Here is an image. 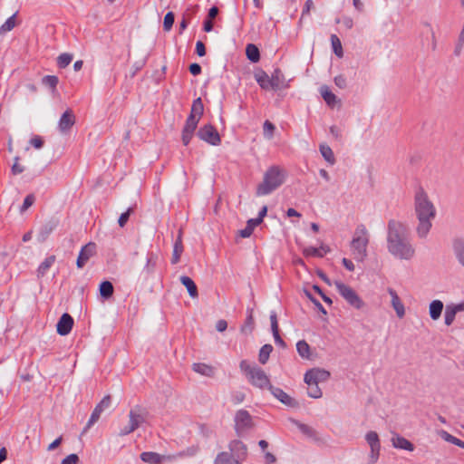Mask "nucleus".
<instances>
[{"mask_svg": "<svg viewBox=\"0 0 464 464\" xmlns=\"http://www.w3.org/2000/svg\"><path fill=\"white\" fill-rule=\"evenodd\" d=\"M214 464H241V459H237L229 452H221L218 454Z\"/></svg>", "mask_w": 464, "mask_h": 464, "instance_id": "393cba45", "label": "nucleus"}, {"mask_svg": "<svg viewBox=\"0 0 464 464\" xmlns=\"http://www.w3.org/2000/svg\"><path fill=\"white\" fill-rule=\"evenodd\" d=\"M147 411L142 407L136 405L129 412V424L121 429L119 435L126 436L136 430L145 422Z\"/></svg>", "mask_w": 464, "mask_h": 464, "instance_id": "0eeeda50", "label": "nucleus"}, {"mask_svg": "<svg viewBox=\"0 0 464 464\" xmlns=\"http://www.w3.org/2000/svg\"><path fill=\"white\" fill-rule=\"evenodd\" d=\"M35 198L33 194L27 195L24 200V203L20 208L21 213L26 211L34 202Z\"/></svg>", "mask_w": 464, "mask_h": 464, "instance_id": "5fc2aeb1", "label": "nucleus"}, {"mask_svg": "<svg viewBox=\"0 0 464 464\" xmlns=\"http://www.w3.org/2000/svg\"><path fill=\"white\" fill-rule=\"evenodd\" d=\"M296 350H297L298 354L303 359L308 360L311 358L310 345L304 340H301V341L297 342Z\"/></svg>", "mask_w": 464, "mask_h": 464, "instance_id": "473e14b6", "label": "nucleus"}, {"mask_svg": "<svg viewBox=\"0 0 464 464\" xmlns=\"http://www.w3.org/2000/svg\"><path fill=\"white\" fill-rule=\"evenodd\" d=\"M320 93L328 105L333 106L335 104L336 96L330 91L327 86H322L320 88Z\"/></svg>", "mask_w": 464, "mask_h": 464, "instance_id": "c9c22d12", "label": "nucleus"}, {"mask_svg": "<svg viewBox=\"0 0 464 464\" xmlns=\"http://www.w3.org/2000/svg\"><path fill=\"white\" fill-rule=\"evenodd\" d=\"M229 450L237 459H241V462L246 456V446L239 440H234L229 443Z\"/></svg>", "mask_w": 464, "mask_h": 464, "instance_id": "aec40b11", "label": "nucleus"}, {"mask_svg": "<svg viewBox=\"0 0 464 464\" xmlns=\"http://www.w3.org/2000/svg\"><path fill=\"white\" fill-rule=\"evenodd\" d=\"M327 249L324 246L317 248L314 246H308L304 249V255L306 256H324L326 254Z\"/></svg>", "mask_w": 464, "mask_h": 464, "instance_id": "ea45409f", "label": "nucleus"}, {"mask_svg": "<svg viewBox=\"0 0 464 464\" xmlns=\"http://www.w3.org/2000/svg\"><path fill=\"white\" fill-rule=\"evenodd\" d=\"M96 253V245L94 243H88L82 247L76 265L78 268H82L89 259L93 256Z\"/></svg>", "mask_w": 464, "mask_h": 464, "instance_id": "4468645a", "label": "nucleus"}, {"mask_svg": "<svg viewBox=\"0 0 464 464\" xmlns=\"http://www.w3.org/2000/svg\"><path fill=\"white\" fill-rule=\"evenodd\" d=\"M15 26V14L10 16L0 27V33H7Z\"/></svg>", "mask_w": 464, "mask_h": 464, "instance_id": "09e8293b", "label": "nucleus"}, {"mask_svg": "<svg viewBox=\"0 0 464 464\" xmlns=\"http://www.w3.org/2000/svg\"><path fill=\"white\" fill-rule=\"evenodd\" d=\"M72 61V55L70 53H62L58 56L57 63L61 68H65L68 66Z\"/></svg>", "mask_w": 464, "mask_h": 464, "instance_id": "de8ad7c7", "label": "nucleus"}, {"mask_svg": "<svg viewBox=\"0 0 464 464\" xmlns=\"http://www.w3.org/2000/svg\"><path fill=\"white\" fill-rule=\"evenodd\" d=\"M457 313L458 311L453 304L446 306L444 312V324L447 326H450L454 323Z\"/></svg>", "mask_w": 464, "mask_h": 464, "instance_id": "7c9ffc66", "label": "nucleus"}, {"mask_svg": "<svg viewBox=\"0 0 464 464\" xmlns=\"http://www.w3.org/2000/svg\"><path fill=\"white\" fill-rule=\"evenodd\" d=\"M273 351V346L271 344H265L261 347L258 354V360L260 363L265 364L269 359L270 353Z\"/></svg>", "mask_w": 464, "mask_h": 464, "instance_id": "58836bf2", "label": "nucleus"}, {"mask_svg": "<svg viewBox=\"0 0 464 464\" xmlns=\"http://www.w3.org/2000/svg\"><path fill=\"white\" fill-rule=\"evenodd\" d=\"M334 285L335 286L340 295L353 308L361 310L365 306L364 301L361 298L357 292L354 289H353L350 285L341 281H334Z\"/></svg>", "mask_w": 464, "mask_h": 464, "instance_id": "423d86ee", "label": "nucleus"}, {"mask_svg": "<svg viewBox=\"0 0 464 464\" xmlns=\"http://www.w3.org/2000/svg\"><path fill=\"white\" fill-rule=\"evenodd\" d=\"M320 152H321L323 158L329 164L334 165L335 163V158H334V152L328 145H326V144L320 145Z\"/></svg>", "mask_w": 464, "mask_h": 464, "instance_id": "f704fd0d", "label": "nucleus"}, {"mask_svg": "<svg viewBox=\"0 0 464 464\" xmlns=\"http://www.w3.org/2000/svg\"><path fill=\"white\" fill-rule=\"evenodd\" d=\"M246 54L247 59H249L253 63H257L260 59L259 50L253 44H249L246 45Z\"/></svg>", "mask_w": 464, "mask_h": 464, "instance_id": "72a5a7b5", "label": "nucleus"}, {"mask_svg": "<svg viewBox=\"0 0 464 464\" xmlns=\"http://www.w3.org/2000/svg\"><path fill=\"white\" fill-rule=\"evenodd\" d=\"M194 135L193 131L182 130V142L187 146Z\"/></svg>", "mask_w": 464, "mask_h": 464, "instance_id": "052dcab7", "label": "nucleus"}, {"mask_svg": "<svg viewBox=\"0 0 464 464\" xmlns=\"http://www.w3.org/2000/svg\"><path fill=\"white\" fill-rule=\"evenodd\" d=\"M192 370L195 372L207 377H212L215 373V369L211 365L201 362L193 363Z\"/></svg>", "mask_w": 464, "mask_h": 464, "instance_id": "a878e982", "label": "nucleus"}, {"mask_svg": "<svg viewBox=\"0 0 464 464\" xmlns=\"http://www.w3.org/2000/svg\"><path fill=\"white\" fill-rule=\"evenodd\" d=\"M183 252V246L181 241V237L179 236L177 241L174 244L173 254L171 258L172 264H177L179 261L180 256Z\"/></svg>", "mask_w": 464, "mask_h": 464, "instance_id": "e433bc0d", "label": "nucleus"}, {"mask_svg": "<svg viewBox=\"0 0 464 464\" xmlns=\"http://www.w3.org/2000/svg\"><path fill=\"white\" fill-rule=\"evenodd\" d=\"M132 212V208H129L127 209V211H125L124 213H122L120 218H119V220H118V223H119V226L121 227H123L126 223L128 222L129 220V218L130 216V213Z\"/></svg>", "mask_w": 464, "mask_h": 464, "instance_id": "6e6d98bb", "label": "nucleus"}, {"mask_svg": "<svg viewBox=\"0 0 464 464\" xmlns=\"http://www.w3.org/2000/svg\"><path fill=\"white\" fill-rule=\"evenodd\" d=\"M331 44H332L334 53L338 57H343V52L342 44H341L340 39L335 34L331 35Z\"/></svg>", "mask_w": 464, "mask_h": 464, "instance_id": "79ce46f5", "label": "nucleus"}, {"mask_svg": "<svg viewBox=\"0 0 464 464\" xmlns=\"http://www.w3.org/2000/svg\"><path fill=\"white\" fill-rule=\"evenodd\" d=\"M391 442L393 448L399 450H404L407 451H413L415 447L414 445L406 438L399 435L398 433H394L391 439Z\"/></svg>", "mask_w": 464, "mask_h": 464, "instance_id": "f3484780", "label": "nucleus"}, {"mask_svg": "<svg viewBox=\"0 0 464 464\" xmlns=\"http://www.w3.org/2000/svg\"><path fill=\"white\" fill-rule=\"evenodd\" d=\"M196 53L198 56H204L206 54V48L202 42L198 41L196 44Z\"/></svg>", "mask_w": 464, "mask_h": 464, "instance_id": "680f3d73", "label": "nucleus"}, {"mask_svg": "<svg viewBox=\"0 0 464 464\" xmlns=\"http://www.w3.org/2000/svg\"><path fill=\"white\" fill-rule=\"evenodd\" d=\"M308 390L307 394L309 397L314 399H319L323 396V392L319 388L318 384H307Z\"/></svg>", "mask_w": 464, "mask_h": 464, "instance_id": "a18cd8bd", "label": "nucleus"}, {"mask_svg": "<svg viewBox=\"0 0 464 464\" xmlns=\"http://www.w3.org/2000/svg\"><path fill=\"white\" fill-rule=\"evenodd\" d=\"M198 136L200 140L211 144L218 145L220 143V137L217 130L211 125H205L198 131Z\"/></svg>", "mask_w": 464, "mask_h": 464, "instance_id": "f8f14e48", "label": "nucleus"}, {"mask_svg": "<svg viewBox=\"0 0 464 464\" xmlns=\"http://www.w3.org/2000/svg\"><path fill=\"white\" fill-rule=\"evenodd\" d=\"M255 79L262 89H272L271 77H269L265 72L261 71L256 72L255 74Z\"/></svg>", "mask_w": 464, "mask_h": 464, "instance_id": "bb28decb", "label": "nucleus"}, {"mask_svg": "<svg viewBox=\"0 0 464 464\" xmlns=\"http://www.w3.org/2000/svg\"><path fill=\"white\" fill-rule=\"evenodd\" d=\"M444 304L440 300H433L429 304V314L433 321H437L443 311Z\"/></svg>", "mask_w": 464, "mask_h": 464, "instance_id": "b1692460", "label": "nucleus"}, {"mask_svg": "<svg viewBox=\"0 0 464 464\" xmlns=\"http://www.w3.org/2000/svg\"><path fill=\"white\" fill-rule=\"evenodd\" d=\"M270 322H271V330H272V333H273V336H274L276 344L280 346V347H282V348H285V346H286L285 343L281 338V336L279 334L277 316H276V312H271V314H270Z\"/></svg>", "mask_w": 464, "mask_h": 464, "instance_id": "4be33fe9", "label": "nucleus"}, {"mask_svg": "<svg viewBox=\"0 0 464 464\" xmlns=\"http://www.w3.org/2000/svg\"><path fill=\"white\" fill-rule=\"evenodd\" d=\"M334 83L341 89L346 87V78L343 75H337L334 77Z\"/></svg>", "mask_w": 464, "mask_h": 464, "instance_id": "bf43d9fd", "label": "nucleus"}, {"mask_svg": "<svg viewBox=\"0 0 464 464\" xmlns=\"http://www.w3.org/2000/svg\"><path fill=\"white\" fill-rule=\"evenodd\" d=\"M182 455V453H179L177 455H162L154 451H145L142 452L140 457L143 462L149 464H162L165 461H173Z\"/></svg>", "mask_w": 464, "mask_h": 464, "instance_id": "9d476101", "label": "nucleus"}, {"mask_svg": "<svg viewBox=\"0 0 464 464\" xmlns=\"http://www.w3.org/2000/svg\"><path fill=\"white\" fill-rule=\"evenodd\" d=\"M75 123V116L72 110H66L61 116L58 122L59 131L66 133Z\"/></svg>", "mask_w": 464, "mask_h": 464, "instance_id": "2eb2a0df", "label": "nucleus"}, {"mask_svg": "<svg viewBox=\"0 0 464 464\" xmlns=\"http://www.w3.org/2000/svg\"><path fill=\"white\" fill-rule=\"evenodd\" d=\"M180 282L187 288L189 295L192 298H195L198 296L197 286H196L194 281L190 277H188L187 276H182L180 277Z\"/></svg>", "mask_w": 464, "mask_h": 464, "instance_id": "c756f323", "label": "nucleus"}, {"mask_svg": "<svg viewBox=\"0 0 464 464\" xmlns=\"http://www.w3.org/2000/svg\"><path fill=\"white\" fill-rule=\"evenodd\" d=\"M285 171L278 166L270 167L256 189L257 196H266L278 188L285 179Z\"/></svg>", "mask_w": 464, "mask_h": 464, "instance_id": "20e7f679", "label": "nucleus"}, {"mask_svg": "<svg viewBox=\"0 0 464 464\" xmlns=\"http://www.w3.org/2000/svg\"><path fill=\"white\" fill-rule=\"evenodd\" d=\"M259 224H260V219H254V218L249 219L246 223V227L239 231V236L243 238L249 237L252 235L255 227L256 226H258Z\"/></svg>", "mask_w": 464, "mask_h": 464, "instance_id": "2f4dec72", "label": "nucleus"}, {"mask_svg": "<svg viewBox=\"0 0 464 464\" xmlns=\"http://www.w3.org/2000/svg\"><path fill=\"white\" fill-rule=\"evenodd\" d=\"M254 329V318L252 312L246 316L244 325L241 327V332L244 334H251Z\"/></svg>", "mask_w": 464, "mask_h": 464, "instance_id": "c03bdc74", "label": "nucleus"}, {"mask_svg": "<svg viewBox=\"0 0 464 464\" xmlns=\"http://www.w3.org/2000/svg\"><path fill=\"white\" fill-rule=\"evenodd\" d=\"M364 440L370 448L367 456V464H376L381 455V440L379 434L374 430H369L364 435Z\"/></svg>", "mask_w": 464, "mask_h": 464, "instance_id": "6e6552de", "label": "nucleus"}, {"mask_svg": "<svg viewBox=\"0 0 464 464\" xmlns=\"http://www.w3.org/2000/svg\"><path fill=\"white\" fill-rule=\"evenodd\" d=\"M174 14L172 12H169L166 14L163 21V29L165 31H169L172 28L174 24Z\"/></svg>", "mask_w": 464, "mask_h": 464, "instance_id": "8fccbe9b", "label": "nucleus"}, {"mask_svg": "<svg viewBox=\"0 0 464 464\" xmlns=\"http://www.w3.org/2000/svg\"><path fill=\"white\" fill-rule=\"evenodd\" d=\"M342 263L347 270L351 272L354 270V265L350 259L343 257Z\"/></svg>", "mask_w": 464, "mask_h": 464, "instance_id": "69168bd1", "label": "nucleus"}, {"mask_svg": "<svg viewBox=\"0 0 464 464\" xmlns=\"http://www.w3.org/2000/svg\"><path fill=\"white\" fill-rule=\"evenodd\" d=\"M234 422L236 433L239 437L247 434L255 426L252 416L246 410H239L236 412Z\"/></svg>", "mask_w": 464, "mask_h": 464, "instance_id": "1a4fd4ad", "label": "nucleus"}, {"mask_svg": "<svg viewBox=\"0 0 464 464\" xmlns=\"http://www.w3.org/2000/svg\"><path fill=\"white\" fill-rule=\"evenodd\" d=\"M30 144L37 149V150H40L42 149V147L44 146V140L42 139V137L38 136V135H35L34 136L31 140H30Z\"/></svg>", "mask_w": 464, "mask_h": 464, "instance_id": "4d7b16f0", "label": "nucleus"}, {"mask_svg": "<svg viewBox=\"0 0 464 464\" xmlns=\"http://www.w3.org/2000/svg\"><path fill=\"white\" fill-rule=\"evenodd\" d=\"M271 83L273 90H280L283 88H286L287 84L285 83V76L282 72L278 69L275 70L271 75Z\"/></svg>", "mask_w": 464, "mask_h": 464, "instance_id": "5701e85b", "label": "nucleus"}, {"mask_svg": "<svg viewBox=\"0 0 464 464\" xmlns=\"http://www.w3.org/2000/svg\"><path fill=\"white\" fill-rule=\"evenodd\" d=\"M452 251L457 263L464 268V239H454L452 242Z\"/></svg>", "mask_w": 464, "mask_h": 464, "instance_id": "6ab92c4d", "label": "nucleus"}, {"mask_svg": "<svg viewBox=\"0 0 464 464\" xmlns=\"http://www.w3.org/2000/svg\"><path fill=\"white\" fill-rule=\"evenodd\" d=\"M227 327L226 320H218L216 324V328L218 332H224Z\"/></svg>", "mask_w": 464, "mask_h": 464, "instance_id": "338daca9", "label": "nucleus"}, {"mask_svg": "<svg viewBox=\"0 0 464 464\" xmlns=\"http://www.w3.org/2000/svg\"><path fill=\"white\" fill-rule=\"evenodd\" d=\"M370 241L369 231L363 224L355 227L350 243L351 255L357 262H363L367 257V246Z\"/></svg>", "mask_w": 464, "mask_h": 464, "instance_id": "7ed1b4c3", "label": "nucleus"}, {"mask_svg": "<svg viewBox=\"0 0 464 464\" xmlns=\"http://www.w3.org/2000/svg\"><path fill=\"white\" fill-rule=\"evenodd\" d=\"M111 405V397L105 396L94 408L88 422L85 427V430L90 429L99 419L102 414V412L109 408Z\"/></svg>", "mask_w": 464, "mask_h": 464, "instance_id": "ddd939ff", "label": "nucleus"}, {"mask_svg": "<svg viewBox=\"0 0 464 464\" xmlns=\"http://www.w3.org/2000/svg\"><path fill=\"white\" fill-rule=\"evenodd\" d=\"M388 293L391 296L392 306L395 310L397 316L399 318H402L405 315L404 304H402L395 290L389 288Z\"/></svg>", "mask_w": 464, "mask_h": 464, "instance_id": "a211bd4d", "label": "nucleus"}, {"mask_svg": "<svg viewBox=\"0 0 464 464\" xmlns=\"http://www.w3.org/2000/svg\"><path fill=\"white\" fill-rule=\"evenodd\" d=\"M198 121H199L197 119H194V117H188L183 130L195 132Z\"/></svg>", "mask_w": 464, "mask_h": 464, "instance_id": "603ef678", "label": "nucleus"}, {"mask_svg": "<svg viewBox=\"0 0 464 464\" xmlns=\"http://www.w3.org/2000/svg\"><path fill=\"white\" fill-rule=\"evenodd\" d=\"M414 213L418 221L416 235L420 239H425L431 230L437 209L422 188H418L414 193Z\"/></svg>", "mask_w": 464, "mask_h": 464, "instance_id": "f03ea898", "label": "nucleus"}, {"mask_svg": "<svg viewBox=\"0 0 464 464\" xmlns=\"http://www.w3.org/2000/svg\"><path fill=\"white\" fill-rule=\"evenodd\" d=\"M204 111V105L202 102L201 98H197L194 100L192 106H191V111L188 117H194V119L200 120L202 114Z\"/></svg>", "mask_w": 464, "mask_h": 464, "instance_id": "c85d7f7f", "label": "nucleus"}, {"mask_svg": "<svg viewBox=\"0 0 464 464\" xmlns=\"http://www.w3.org/2000/svg\"><path fill=\"white\" fill-rule=\"evenodd\" d=\"M72 317L69 314L65 313L60 317L56 325V330L60 335L64 336L69 334V333L72 331Z\"/></svg>", "mask_w": 464, "mask_h": 464, "instance_id": "dca6fc26", "label": "nucleus"}, {"mask_svg": "<svg viewBox=\"0 0 464 464\" xmlns=\"http://www.w3.org/2000/svg\"><path fill=\"white\" fill-rule=\"evenodd\" d=\"M55 262V256H47L38 266L37 268V276L43 277L46 275L49 268L54 264Z\"/></svg>", "mask_w": 464, "mask_h": 464, "instance_id": "cd10ccee", "label": "nucleus"}, {"mask_svg": "<svg viewBox=\"0 0 464 464\" xmlns=\"http://www.w3.org/2000/svg\"><path fill=\"white\" fill-rule=\"evenodd\" d=\"M265 460H266V464H273L276 462V459L272 453L266 452L265 453Z\"/></svg>", "mask_w": 464, "mask_h": 464, "instance_id": "774afa93", "label": "nucleus"}, {"mask_svg": "<svg viewBox=\"0 0 464 464\" xmlns=\"http://www.w3.org/2000/svg\"><path fill=\"white\" fill-rule=\"evenodd\" d=\"M239 368L253 386L261 390L268 389L271 386L268 375L257 365L243 360L240 362Z\"/></svg>", "mask_w": 464, "mask_h": 464, "instance_id": "39448f33", "label": "nucleus"}, {"mask_svg": "<svg viewBox=\"0 0 464 464\" xmlns=\"http://www.w3.org/2000/svg\"><path fill=\"white\" fill-rule=\"evenodd\" d=\"M294 423L296 425V427L298 428V430L302 433H304V434H305V435H307L309 437L314 436V430L310 426H308L306 424H304V423H301V422L296 421V420H294Z\"/></svg>", "mask_w": 464, "mask_h": 464, "instance_id": "3c124183", "label": "nucleus"}, {"mask_svg": "<svg viewBox=\"0 0 464 464\" xmlns=\"http://www.w3.org/2000/svg\"><path fill=\"white\" fill-rule=\"evenodd\" d=\"M189 72L193 75H198L201 72V66L198 63L189 65Z\"/></svg>", "mask_w": 464, "mask_h": 464, "instance_id": "0e129e2a", "label": "nucleus"}, {"mask_svg": "<svg viewBox=\"0 0 464 464\" xmlns=\"http://www.w3.org/2000/svg\"><path fill=\"white\" fill-rule=\"evenodd\" d=\"M440 437L450 442V443H452L454 445H457L462 449H464V441H462L461 440L454 437L453 435L450 434L449 432L445 431V430H442L440 432Z\"/></svg>", "mask_w": 464, "mask_h": 464, "instance_id": "a19ab883", "label": "nucleus"}, {"mask_svg": "<svg viewBox=\"0 0 464 464\" xmlns=\"http://www.w3.org/2000/svg\"><path fill=\"white\" fill-rule=\"evenodd\" d=\"M268 390L277 400H279L285 405H287L290 407H294L296 405L295 401L293 398H291L286 392H285L282 389L276 388L271 385L268 388Z\"/></svg>", "mask_w": 464, "mask_h": 464, "instance_id": "412c9836", "label": "nucleus"}, {"mask_svg": "<svg viewBox=\"0 0 464 464\" xmlns=\"http://www.w3.org/2000/svg\"><path fill=\"white\" fill-rule=\"evenodd\" d=\"M113 294V285L109 281H103L100 285V295L102 297L108 299L110 298Z\"/></svg>", "mask_w": 464, "mask_h": 464, "instance_id": "4c0bfd02", "label": "nucleus"}, {"mask_svg": "<svg viewBox=\"0 0 464 464\" xmlns=\"http://www.w3.org/2000/svg\"><path fill=\"white\" fill-rule=\"evenodd\" d=\"M275 130L276 127L271 121H266L264 122L263 130L265 138H266L267 140H271L274 136Z\"/></svg>", "mask_w": 464, "mask_h": 464, "instance_id": "49530a36", "label": "nucleus"}, {"mask_svg": "<svg viewBox=\"0 0 464 464\" xmlns=\"http://www.w3.org/2000/svg\"><path fill=\"white\" fill-rule=\"evenodd\" d=\"M387 249L397 259L411 260L416 250L411 244L409 230L401 221L391 219L387 228Z\"/></svg>", "mask_w": 464, "mask_h": 464, "instance_id": "f257e3e1", "label": "nucleus"}, {"mask_svg": "<svg viewBox=\"0 0 464 464\" xmlns=\"http://www.w3.org/2000/svg\"><path fill=\"white\" fill-rule=\"evenodd\" d=\"M14 164L11 167V173L14 176L21 174L24 170V167L19 163L20 158L15 157L14 159Z\"/></svg>", "mask_w": 464, "mask_h": 464, "instance_id": "864d4df0", "label": "nucleus"}, {"mask_svg": "<svg viewBox=\"0 0 464 464\" xmlns=\"http://www.w3.org/2000/svg\"><path fill=\"white\" fill-rule=\"evenodd\" d=\"M58 82V77L55 75H46L42 79L43 84L51 88L53 92L56 90Z\"/></svg>", "mask_w": 464, "mask_h": 464, "instance_id": "37998d69", "label": "nucleus"}, {"mask_svg": "<svg viewBox=\"0 0 464 464\" xmlns=\"http://www.w3.org/2000/svg\"><path fill=\"white\" fill-rule=\"evenodd\" d=\"M79 461V457L76 454H70L65 457L61 464H77Z\"/></svg>", "mask_w": 464, "mask_h": 464, "instance_id": "13d9d810", "label": "nucleus"}, {"mask_svg": "<svg viewBox=\"0 0 464 464\" xmlns=\"http://www.w3.org/2000/svg\"><path fill=\"white\" fill-rule=\"evenodd\" d=\"M464 47V43L457 41L454 46L453 53L456 57L460 56Z\"/></svg>", "mask_w": 464, "mask_h": 464, "instance_id": "e2e57ef3", "label": "nucleus"}, {"mask_svg": "<svg viewBox=\"0 0 464 464\" xmlns=\"http://www.w3.org/2000/svg\"><path fill=\"white\" fill-rule=\"evenodd\" d=\"M330 377V372L320 368H314L307 371L304 374V382L306 384H319L326 382Z\"/></svg>", "mask_w": 464, "mask_h": 464, "instance_id": "9b49d317", "label": "nucleus"}]
</instances>
